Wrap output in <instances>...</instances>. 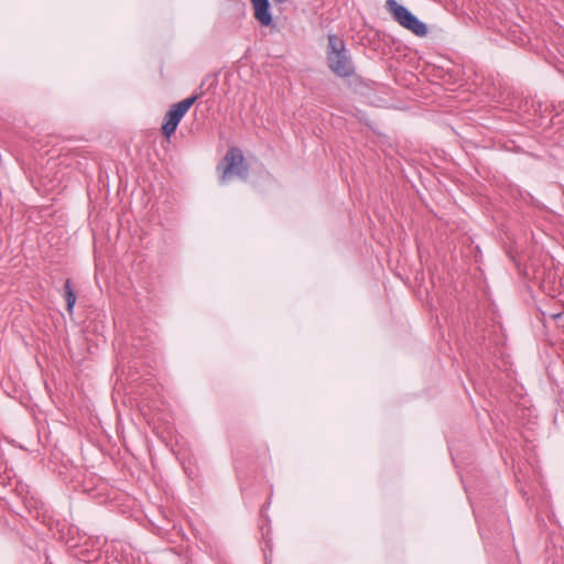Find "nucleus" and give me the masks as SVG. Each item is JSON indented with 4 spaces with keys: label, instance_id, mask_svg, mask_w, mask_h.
I'll return each mask as SVG.
<instances>
[{
    "label": "nucleus",
    "instance_id": "nucleus-1",
    "mask_svg": "<svg viewBox=\"0 0 564 564\" xmlns=\"http://www.w3.org/2000/svg\"><path fill=\"white\" fill-rule=\"evenodd\" d=\"M328 68L340 78H348L355 74V64L343 39L335 34L328 35L326 48Z\"/></svg>",
    "mask_w": 564,
    "mask_h": 564
},
{
    "label": "nucleus",
    "instance_id": "nucleus-2",
    "mask_svg": "<svg viewBox=\"0 0 564 564\" xmlns=\"http://www.w3.org/2000/svg\"><path fill=\"white\" fill-rule=\"evenodd\" d=\"M217 169L221 173L220 181L224 184L229 182L234 176L246 178L248 175V166L245 163V156L238 148H230Z\"/></svg>",
    "mask_w": 564,
    "mask_h": 564
},
{
    "label": "nucleus",
    "instance_id": "nucleus-3",
    "mask_svg": "<svg viewBox=\"0 0 564 564\" xmlns=\"http://www.w3.org/2000/svg\"><path fill=\"white\" fill-rule=\"evenodd\" d=\"M386 8L401 26L408 29L413 34L417 36H425L427 34L426 24L397 0H387Z\"/></svg>",
    "mask_w": 564,
    "mask_h": 564
},
{
    "label": "nucleus",
    "instance_id": "nucleus-4",
    "mask_svg": "<svg viewBox=\"0 0 564 564\" xmlns=\"http://www.w3.org/2000/svg\"><path fill=\"white\" fill-rule=\"evenodd\" d=\"M197 98L198 95H193L171 106V108L165 113L164 122L162 124V132L166 138H170L175 133L178 123L197 100Z\"/></svg>",
    "mask_w": 564,
    "mask_h": 564
},
{
    "label": "nucleus",
    "instance_id": "nucleus-5",
    "mask_svg": "<svg viewBox=\"0 0 564 564\" xmlns=\"http://www.w3.org/2000/svg\"><path fill=\"white\" fill-rule=\"evenodd\" d=\"M254 19L263 26H270L273 22L269 0H252Z\"/></svg>",
    "mask_w": 564,
    "mask_h": 564
},
{
    "label": "nucleus",
    "instance_id": "nucleus-6",
    "mask_svg": "<svg viewBox=\"0 0 564 564\" xmlns=\"http://www.w3.org/2000/svg\"><path fill=\"white\" fill-rule=\"evenodd\" d=\"M64 297L66 300L67 311H68L69 314H72L73 311H74L75 303H76V294H75V292H74V290L72 288L69 279H67L65 281Z\"/></svg>",
    "mask_w": 564,
    "mask_h": 564
},
{
    "label": "nucleus",
    "instance_id": "nucleus-7",
    "mask_svg": "<svg viewBox=\"0 0 564 564\" xmlns=\"http://www.w3.org/2000/svg\"><path fill=\"white\" fill-rule=\"evenodd\" d=\"M278 3H284L286 0H274Z\"/></svg>",
    "mask_w": 564,
    "mask_h": 564
}]
</instances>
